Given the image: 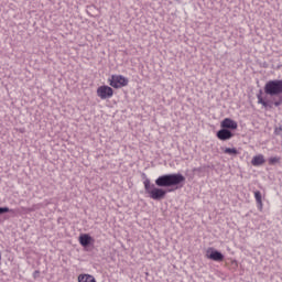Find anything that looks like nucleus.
Here are the masks:
<instances>
[{"label":"nucleus","instance_id":"nucleus-1","mask_svg":"<svg viewBox=\"0 0 282 282\" xmlns=\"http://www.w3.org/2000/svg\"><path fill=\"white\" fill-rule=\"evenodd\" d=\"M184 184H186V177L182 173L163 174L154 181V184L149 178L143 181L145 193L154 202H162L166 197V193L169 192L164 188H174V191H177Z\"/></svg>","mask_w":282,"mask_h":282},{"label":"nucleus","instance_id":"nucleus-2","mask_svg":"<svg viewBox=\"0 0 282 282\" xmlns=\"http://www.w3.org/2000/svg\"><path fill=\"white\" fill-rule=\"evenodd\" d=\"M264 94L271 96V99H263V90H259L257 95L258 105H262L264 109H272L273 107H281L282 105V79H272L265 83Z\"/></svg>","mask_w":282,"mask_h":282},{"label":"nucleus","instance_id":"nucleus-3","mask_svg":"<svg viewBox=\"0 0 282 282\" xmlns=\"http://www.w3.org/2000/svg\"><path fill=\"white\" fill-rule=\"evenodd\" d=\"M109 83L110 87H113L115 89H120L129 85V79L122 75H112L111 79H109Z\"/></svg>","mask_w":282,"mask_h":282},{"label":"nucleus","instance_id":"nucleus-4","mask_svg":"<svg viewBox=\"0 0 282 282\" xmlns=\"http://www.w3.org/2000/svg\"><path fill=\"white\" fill-rule=\"evenodd\" d=\"M97 96L101 100H107L108 98H111L113 96V88L102 85L97 88Z\"/></svg>","mask_w":282,"mask_h":282},{"label":"nucleus","instance_id":"nucleus-5","mask_svg":"<svg viewBox=\"0 0 282 282\" xmlns=\"http://www.w3.org/2000/svg\"><path fill=\"white\" fill-rule=\"evenodd\" d=\"M234 137H235V133H232L231 130H228L226 128H221L216 133V138H218V140H221L223 142H226V141L230 140Z\"/></svg>","mask_w":282,"mask_h":282},{"label":"nucleus","instance_id":"nucleus-6","mask_svg":"<svg viewBox=\"0 0 282 282\" xmlns=\"http://www.w3.org/2000/svg\"><path fill=\"white\" fill-rule=\"evenodd\" d=\"M207 259H210L212 261L221 262L224 261L225 257H224V253H221L217 249L209 248L207 250Z\"/></svg>","mask_w":282,"mask_h":282},{"label":"nucleus","instance_id":"nucleus-7","mask_svg":"<svg viewBox=\"0 0 282 282\" xmlns=\"http://www.w3.org/2000/svg\"><path fill=\"white\" fill-rule=\"evenodd\" d=\"M220 127H221V129H227L228 131H235V130H237L239 124H237V121H235V120H232L230 118H225L220 122Z\"/></svg>","mask_w":282,"mask_h":282},{"label":"nucleus","instance_id":"nucleus-8","mask_svg":"<svg viewBox=\"0 0 282 282\" xmlns=\"http://www.w3.org/2000/svg\"><path fill=\"white\" fill-rule=\"evenodd\" d=\"M93 241H94V238L88 234H83L79 236V243L80 246H83V248H89Z\"/></svg>","mask_w":282,"mask_h":282},{"label":"nucleus","instance_id":"nucleus-9","mask_svg":"<svg viewBox=\"0 0 282 282\" xmlns=\"http://www.w3.org/2000/svg\"><path fill=\"white\" fill-rule=\"evenodd\" d=\"M251 164L252 166H261L262 164H265V158H263V154H258L253 156Z\"/></svg>","mask_w":282,"mask_h":282},{"label":"nucleus","instance_id":"nucleus-10","mask_svg":"<svg viewBox=\"0 0 282 282\" xmlns=\"http://www.w3.org/2000/svg\"><path fill=\"white\" fill-rule=\"evenodd\" d=\"M78 282H96V278L91 274H79Z\"/></svg>","mask_w":282,"mask_h":282},{"label":"nucleus","instance_id":"nucleus-11","mask_svg":"<svg viewBox=\"0 0 282 282\" xmlns=\"http://www.w3.org/2000/svg\"><path fill=\"white\" fill-rule=\"evenodd\" d=\"M254 198H256L259 209L261 210V208H263V200L261 199L260 191L254 192Z\"/></svg>","mask_w":282,"mask_h":282},{"label":"nucleus","instance_id":"nucleus-12","mask_svg":"<svg viewBox=\"0 0 282 282\" xmlns=\"http://www.w3.org/2000/svg\"><path fill=\"white\" fill-rule=\"evenodd\" d=\"M224 153L228 155H239V151L236 148H226Z\"/></svg>","mask_w":282,"mask_h":282},{"label":"nucleus","instance_id":"nucleus-13","mask_svg":"<svg viewBox=\"0 0 282 282\" xmlns=\"http://www.w3.org/2000/svg\"><path fill=\"white\" fill-rule=\"evenodd\" d=\"M6 213H12L9 207H0V215H6Z\"/></svg>","mask_w":282,"mask_h":282},{"label":"nucleus","instance_id":"nucleus-14","mask_svg":"<svg viewBox=\"0 0 282 282\" xmlns=\"http://www.w3.org/2000/svg\"><path fill=\"white\" fill-rule=\"evenodd\" d=\"M276 162H279V158H276V156L269 159V164H276Z\"/></svg>","mask_w":282,"mask_h":282},{"label":"nucleus","instance_id":"nucleus-15","mask_svg":"<svg viewBox=\"0 0 282 282\" xmlns=\"http://www.w3.org/2000/svg\"><path fill=\"white\" fill-rule=\"evenodd\" d=\"M34 210H36V205H33V207L28 208L26 213H34Z\"/></svg>","mask_w":282,"mask_h":282},{"label":"nucleus","instance_id":"nucleus-16","mask_svg":"<svg viewBox=\"0 0 282 282\" xmlns=\"http://www.w3.org/2000/svg\"><path fill=\"white\" fill-rule=\"evenodd\" d=\"M141 177H142V180H144V182H147V180H150L149 177H147V174H144V173L141 174Z\"/></svg>","mask_w":282,"mask_h":282},{"label":"nucleus","instance_id":"nucleus-17","mask_svg":"<svg viewBox=\"0 0 282 282\" xmlns=\"http://www.w3.org/2000/svg\"><path fill=\"white\" fill-rule=\"evenodd\" d=\"M174 189H169L167 193H173Z\"/></svg>","mask_w":282,"mask_h":282},{"label":"nucleus","instance_id":"nucleus-18","mask_svg":"<svg viewBox=\"0 0 282 282\" xmlns=\"http://www.w3.org/2000/svg\"><path fill=\"white\" fill-rule=\"evenodd\" d=\"M39 274V271H35V275H37Z\"/></svg>","mask_w":282,"mask_h":282}]
</instances>
